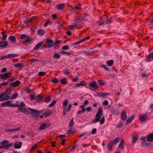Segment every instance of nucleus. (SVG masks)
I'll use <instances>...</instances> for the list:
<instances>
[{
	"label": "nucleus",
	"instance_id": "50",
	"mask_svg": "<svg viewBox=\"0 0 153 153\" xmlns=\"http://www.w3.org/2000/svg\"><path fill=\"white\" fill-rule=\"evenodd\" d=\"M97 51H93L90 53H87V54L89 56H92L95 54L97 52Z\"/></svg>",
	"mask_w": 153,
	"mask_h": 153
},
{
	"label": "nucleus",
	"instance_id": "43",
	"mask_svg": "<svg viewBox=\"0 0 153 153\" xmlns=\"http://www.w3.org/2000/svg\"><path fill=\"white\" fill-rule=\"evenodd\" d=\"M123 123L122 122L120 121L117 125L116 127L117 128H119L122 127Z\"/></svg>",
	"mask_w": 153,
	"mask_h": 153
},
{
	"label": "nucleus",
	"instance_id": "42",
	"mask_svg": "<svg viewBox=\"0 0 153 153\" xmlns=\"http://www.w3.org/2000/svg\"><path fill=\"white\" fill-rule=\"evenodd\" d=\"M74 125V118H73L71 119V120L70 121L68 125L69 127H72Z\"/></svg>",
	"mask_w": 153,
	"mask_h": 153
},
{
	"label": "nucleus",
	"instance_id": "29",
	"mask_svg": "<svg viewBox=\"0 0 153 153\" xmlns=\"http://www.w3.org/2000/svg\"><path fill=\"white\" fill-rule=\"evenodd\" d=\"M147 140L149 142L153 141V134H150L147 138Z\"/></svg>",
	"mask_w": 153,
	"mask_h": 153
},
{
	"label": "nucleus",
	"instance_id": "54",
	"mask_svg": "<svg viewBox=\"0 0 153 153\" xmlns=\"http://www.w3.org/2000/svg\"><path fill=\"white\" fill-rule=\"evenodd\" d=\"M52 82L54 83H57L59 82V80L56 78H54L51 81Z\"/></svg>",
	"mask_w": 153,
	"mask_h": 153
},
{
	"label": "nucleus",
	"instance_id": "58",
	"mask_svg": "<svg viewBox=\"0 0 153 153\" xmlns=\"http://www.w3.org/2000/svg\"><path fill=\"white\" fill-rule=\"evenodd\" d=\"M63 108L64 110L63 112V114L64 116H65L68 111V110H67L66 108Z\"/></svg>",
	"mask_w": 153,
	"mask_h": 153
},
{
	"label": "nucleus",
	"instance_id": "63",
	"mask_svg": "<svg viewBox=\"0 0 153 153\" xmlns=\"http://www.w3.org/2000/svg\"><path fill=\"white\" fill-rule=\"evenodd\" d=\"M102 104L103 105H107L108 104V101L105 100L103 102Z\"/></svg>",
	"mask_w": 153,
	"mask_h": 153
},
{
	"label": "nucleus",
	"instance_id": "17",
	"mask_svg": "<svg viewBox=\"0 0 153 153\" xmlns=\"http://www.w3.org/2000/svg\"><path fill=\"white\" fill-rule=\"evenodd\" d=\"M12 102L10 101H7V106L9 107H16L18 106L17 105L12 103Z\"/></svg>",
	"mask_w": 153,
	"mask_h": 153
},
{
	"label": "nucleus",
	"instance_id": "30",
	"mask_svg": "<svg viewBox=\"0 0 153 153\" xmlns=\"http://www.w3.org/2000/svg\"><path fill=\"white\" fill-rule=\"evenodd\" d=\"M134 118V115L131 116L129 117L126 121V125H127L129 124L131 122Z\"/></svg>",
	"mask_w": 153,
	"mask_h": 153
},
{
	"label": "nucleus",
	"instance_id": "64",
	"mask_svg": "<svg viewBox=\"0 0 153 153\" xmlns=\"http://www.w3.org/2000/svg\"><path fill=\"white\" fill-rule=\"evenodd\" d=\"M26 37V35L25 34H22L21 35L20 38L21 39H23L25 38Z\"/></svg>",
	"mask_w": 153,
	"mask_h": 153
},
{
	"label": "nucleus",
	"instance_id": "39",
	"mask_svg": "<svg viewBox=\"0 0 153 153\" xmlns=\"http://www.w3.org/2000/svg\"><path fill=\"white\" fill-rule=\"evenodd\" d=\"M16 105H18V106L16 107L18 108V107L22 108V107H25V104L24 102H22L20 105L16 104Z\"/></svg>",
	"mask_w": 153,
	"mask_h": 153
},
{
	"label": "nucleus",
	"instance_id": "25",
	"mask_svg": "<svg viewBox=\"0 0 153 153\" xmlns=\"http://www.w3.org/2000/svg\"><path fill=\"white\" fill-rule=\"evenodd\" d=\"M48 127V126L45 123H44L41 125L39 130H41L42 129H45Z\"/></svg>",
	"mask_w": 153,
	"mask_h": 153
},
{
	"label": "nucleus",
	"instance_id": "14",
	"mask_svg": "<svg viewBox=\"0 0 153 153\" xmlns=\"http://www.w3.org/2000/svg\"><path fill=\"white\" fill-rule=\"evenodd\" d=\"M18 109L21 111L23 112L25 114L29 115L30 113L27 109L25 108L18 107Z\"/></svg>",
	"mask_w": 153,
	"mask_h": 153
},
{
	"label": "nucleus",
	"instance_id": "38",
	"mask_svg": "<svg viewBox=\"0 0 153 153\" xmlns=\"http://www.w3.org/2000/svg\"><path fill=\"white\" fill-rule=\"evenodd\" d=\"M70 70L67 69H65L63 71V72L65 75H68L70 73Z\"/></svg>",
	"mask_w": 153,
	"mask_h": 153
},
{
	"label": "nucleus",
	"instance_id": "8",
	"mask_svg": "<svg viewBox=\"0 0 153 153\" xmlns=\"http://www.w3.org/2000/svg\"><path fill=\"white\" fill-rule=\"evenodd\" d=\"M44 97L40 94L36 96L35 98L37 102H40L42 100L44 101Z\"/></svg>",
	"mask_w": 153,
	"mask_h": 153
},
{
	"label": "nucleus",
	"instance_id": "3",
	"mask_svg": "<svg viewBox=\"0 0 153 153\" xmlns=\"http://www.w3.org/2000/svg\"><path fill=\"white\" fill-rule=\"evenodd\" d=\"M10 92L8 91L3 92L0 94V101L7 100L10 99Z\"/></svg>",
	"mask_w": 153,
	"mask_h": 153
},
{
	"label": "nucleus",
	"instance_id": "27",
	"mask_svg": "<svg viewBox=\"0 0 153 153\" xmlns=\"http://www.w3.org/2000/svg\"><path fill=\"white\" fill-rule=\"evenodd\" d=\"M43 43V41H41L36 46L34 47V49L35 50H37L42 45Z\"/></svg>",
	"mask_w": 153,
	"mask_h": 153
},
{
	"label": "nucleus",
	"instance_id": "32",
	"mask_svg": "<svg viewBox=\"0 0 153 153\" xmlns=\"http://www.w3.org/2000/svg\"><path fill=\"white\" fill-rule=\"evenodd\" d=\"M124 141L123 139H121V141L118 145V147L119 148L122 149L124 148L123 144Z\"/></svg>",
	"mask_w": 153,
	"mask_h": 153
},
{
	"label": "nucleus",
	"instance_id": "55",
	"mask_svg": "<svg viewBox=\"0 0 153 153\" xmlns=\"http://www.w3.org/2000/svg\"><path fill=\"white\" fill-rule=\"evenodd\" d=\"M31 41V39L29 37H26L25 39V42L26 43L30 42Z\"/></svg>",
	"mask_w": 153,
	"mask_h": 153
},
{
	"label": "nucleus",
	"instance_id": "36",
	"mask_svg": "<svg viewBox=\"0 0 153 153\" xmlns=\"http://www.w3.org/2000/svg\"><path fill=\"white\" fill-rule=\"evenodd\" d=\"M82 8L81 5L79 4H78L77 5H75L74 7L73 8V10L76 9L79 10Z\"/></svg>",
	"mask_w": 153,
	"mask_h": 153
},
{
	"label": "nucleus",
	"instance_id": "1",
	"mask_svg": "<svg viewBox=\"0 0 153 153\" xmlns=\"http://www.w3.org/2000/svg\"><path fill=\"white\" fill-rule=\"evenodd\" d=\"M102 108L101 107H99L98 108V111L97 112L96 115V117L97 118L96 119V122H100V124L101 125H102L105 121V118L104 116H102L101 119L100 120V119L102 115Z\"/></svg>",
	"mask_w": 153,
	"mask_h": 153
},
{
	"label": "nucleus",
	"instance_id": "37",
	"mask_svg": "<svg viewBox=\"0 0 153 153\" xmlns=\"http://www.w3.org/2000/svg\"><path fill=\"white\" fill-rule=\"evenodd\" d=\"M103 19L101 18L100 20L97 23V24L99 26H100L103 25Z\"/></svg>",
	"mask_w": 153,
	"mask_h": 153
},
{
	"label": "nucleus",
	"instance_id": "57",
	"mask_svg": "<svg viewBox=\"0 0 153 153\" xmlns=\"http://www.w3.org/2000/svg\"><path fill=\"white\" fill-rule=\"evenodd\" d=\"M69 47L68 45L63 46L62 48L63 50H67L69 49Z\"/></svg>",
	"mask_w": 153,
	"mask_h": 153
},
{
	"label": "nucleus",
	"instance_id": "62",
	"mask_svg": "<svg viewBox=\"0 0 153 153\" xmlns=\"http://www.w3.org/2000/svg\"><path fill=\"white\" fill-rule=\"evenodd\" d=\"M97 132V129L96 128H94L92 129L91 131V134H94Z\"/></svg>",
	"mask_w": 153,
	"mask_h": 153
},
{
	"label": "nucleus",
	"instance_id": "10",
	"mask_svg": "<svg viewBox=\"0 0 153 153\" xmlns=\"http://www.w3.org/2000/svg\"><path fill=\"white\" fill-rule=\"evenodd\" d=\"M153 60V51L150 53L147 56L146 61L150 62Z\"/></svg>",
	"mask_w": 153,
	"mask_h": 153
},
{
	"label": "nucleus",
	"instance_id": "61",
	"mask_svg": "<svg viewBox=\"0 0 153 153\" xmlns=\"http://www.w3.org/2000/svg\"><path fill=\"white\" fill-rule=\"evenodd\" d=\"M75 132V131L73 130H69L68 131V134H73Z\"/></svg>",
	"mask_w": 153,
	"mask_h": 153
},
{
	"label": "nucleus",
	"instance_id": "12",
	"mask_svg": "<svg viewBox=\"0 0 153 153\" xmlns=\"http://www.w3.org/2000/svg\"><path fill=\"white\" fill-rule=\"evenodd\" d=\"M139 135L137 133H135L132 137V142L134 144L135 143L138 139Z\"/></svg>",
	"mask_w": 153,
	"mask_h": 153
},
{
	"label": "nucleus",
	"instance_id": "9",
	"mask_svg": "<svg viewBox=\"0 0 153 153\" xmlns=\"http://www.w3.org/2000/svg\"><path fill=\"white\" fill-rule=\"evenodd\" d=\"M11 74L10 72H7L3 74H0V76L1 77V79H3L4 80L6 79Z\"/></svg>",
	"mask_w": 153,
	"mask_h": 153
},
{
	"label": "nucleus",
	"instance_id": "40",
	"mask_svg": "<svg viewBox=\"0 0 153 153\" xmlns=\"http://www.w3.org/2000/svg\"><path fill=\"white\" fill-rule=\"evenodd\" d=\"M78 25L76 23H74L73 25H71L69 26L68 27L71 29H72L74 28H75Z\"/></svg>",
	"mask_w": 153,
	"mask_h": 153
},
{
	"label": "nucleus",
	"instance_id": "34",
	"mask_svg": "<svg viewBox=\"0 0 153 153\" xmlns=\"http://www.w3.org/2000/svg\"><path fill=\"white\" fill-rule=\"evenodd\" d=\"M45 31L44 30L39 29L37 33L39 35L42 36L45 34Z\"/></svg>",
	"mask_w": 153,
	"mask_h": 153
},
{
	"label": "nucleus",
	"instance_id": "7",
	"mask_svg": "<svg viewBox=\"0 0 153 153\" xmlns=\"http://www.w3.org/2000/svg\"><path fill=\"white\" fill-rule=\"evenodd\" d=\"M20 83V82L19 81L17 80L14 82L10 83L9 84V86L10 88H12L13 87H17Z\"/></svg>",
	"mask_w": 153,
	"mask_h": 153
},
{
	"label": "nucleus",
	"instance_id": "4",
	"mask_svg": "<svg viewBox=\"0 0 153 153\" xmlns=\"http://www.w3.org/2000/svg\"><path fill=\"white\" fill-rule=\"evenodd\" d=\"M28 108L31 111V112H30V113L32 114V117L36 119L39 118V114L40 113L41 111L30 108Z\"/></svg>",
	"mask_w": 153,
	"mask_h": 153
},
{
	"label": "nucleus",
	"instance_id": "22",
	"mask_svg": "<svg viewBox=\"0 0 153 153\" xmlns=\"http://www.w3.org/2000/svg\"><path fill=\"white\" fill-rule=\"evenodd\" d=\"M14 66L16 68H19L22 69V67H24L25 65L22 63L20 62L15 64Z\"/></svg>",
	"mask_w": 153,
	"mask_h": 153
},
{
	"label": "nucleus",
	"instance_id": "52",
	"mask_svg": "<svg viewBox=\"0 0 153 153\" xmlns=\"http://www.w3.org/2000/svg\"><path fill=\"white\" fill-rule=\"evenodd\" d=\"M52 23V22L50 20H48L47 21L45 24V26L46 27L48 26V25H51Z\"/></svg>",
	"mask_w": 153,
	"mask_h": 153
},
{
	"label": "nucleus",
	"instance_id": "35",
	"mask_svg": "<svg viewBox=\"0 0 153 153\" xmlns=\"http://www.w3.org/2000/svg\"><path fill=\"white\" fill-rule=\"evenodd\" d=\"M68 99H66L64 101L63 105V108H66L68 104Z\"/></svg>",
	"mask_w": 153,
	"mask_h": 153
},
{
	"label": "nucleus",
	"instance_id": "16",
	"mask_svg": "<svg viewBox=\"0 0 153 153\" xmlns=\"http://www.w3.org/2000/svg\"><path fill=\"white\" fill-rule=\"evenodd\" d=\"M89 86L94 89L97 88H98L97 83L95 81H93L92 83H90Z\"/></svg>",
	"mask_w": 153,
	"mask_h": 153
},
{
	"label": "nucleus",
	"instance_id": "20",
	"mask_svg": "<svg viewBox=\"0 0 153 153\" xmlns=\"http://www.w3.org/2000/svg\"><path fill=\"white\" fill-rule=\"evenodd\" d=\"M86 84V82L84 80H83L80 82L79 83L75 84V86L77 87H79L82 86H84Z\"/></svg>",
	"mask_w": 153,
	"mask_h": 153
},
{
	"label": "nucleus",
	"instance_id": "46",
	"mask_svg": "<svg viewBox=\"0 0 153 153\" xmlns=\"http://www.w3.org/2000/svg\"><path fill=\"white\" fill-rule=\"evenodd\" d=\"M98 82L100 85H104L105 84V83L103 80L101 79L99 80L98 81Z\"/></svg>",
	"mask_w": 153,
	"mask_h": 153
},
{
	"label": "nucleus",
	"instance_id": "11",
	"mask_svg": "<svg viewBox=\"0 0 153 153\" xmlns=\"http://www.w3.org/2000/svg\"><path fill=\"white\" fill-rule=\"evenodd\" d=\"M147 113H146L143 115H141L139 117V119L141 122H145L147 120Z\"/></svg>",
	"mask_w": 153,
	"mask_h": 153
},
{
	"label": "nucleus",
	"instance_id": "28",
	"mask_svg": "<svg viewBox=\"0 0 153 153\" xmlns=\"http://www.w3.org/2000/svg\"><path fill=\"white\" fill-rule=\"evenodd\" d=\"M52 113L51 111L49 110H47L43 114V115L45 117H48Z\"/></svg>",
	"mask_w": 153,
	"mask_h": 153
},
{
	"label": "nucleus",
	"instance_id": "26",
	"mask_svg": "<svg viewBox=\"0 0 153 153\" xmlns=\"http://www.w3.org/2000/svg\"><path fill=\"white\" fill-rule=\"evenodd\" d=\"M106 64L109 67L112 66L114 63V61L113 59L110 60L106 62Z\"/></svg>",
	"mask_w": 153,
	"mask_h": 153
},
{
	"label": "nucleus",
	"instance_id": "31",
	"mask_svg": "<svg viewBox=\"0 0 153 153\" xmlns=\"http://www.w3.org/2000/svg\"><path fill=\"white\" fill-rule=\"evenodd\" d=\"M9 39L12 42L14 43L15 42V41L16 40V37L12 35L9 36Z\"/></svg>",
	"mask_w": 153,
	"mask_h": 153
},
{
	"label": "nucleus",
	"instance_id": "51",
	"mask_svg": "<svg viewBox=\"0 0 153 153\" xmlns=\"http://www.w3.org/2000/svg\"><path fill=\"white\" fill-rule=\"evenodd\" d=\"M56 102V101L55 100H53L52 102L49 105V106L50 107H53L55 104Z\"/></svg>",
	"mask_w": 153,
	"mask_h": 153
},
{
	"label": "nucleus",
	"instance_id": "2",
	"mask_svg": "<svg viewBox=\"0 0 153 153\" xmlns=\"http://www.w3.org/2000/svg\"><path fill=\"white\" fill-rule=\"evenodd\" d=\"M88 14L87 13L83 14L79 18L75 19V21L79 24H81L84 21H86L88 20L87 17Z\"/></svg>",
	"mask_w": 153,
	"mask_h": 153
},
{
	"label": "nucleus",
	"instance_id": "48",
	"mask_svg": "<svg viewBox=\"0 0 153 153\" xmlns=\"http://www.w3.org/2000/svg\"><path fill=\"white\" fill-rule=\"evenodd\" d=\"M120 140V137H117L116 139L114 140V141H113V143L115 144L118 143Z\"/></svg>",
	"mask_w": 153,
	"mask_h": 153
},
{
	"label": "nucleus",
	"instance_id": "47",
	"mask_svg": "<svg viewBox=\"0 0 153 153\" xmlns=\"http://www.w3.org/2000/svg\"><path fill=\"white\" fill-rule=\"evenodd\" d=\"M60 57V56L58 53H55L53 55V57L56 59H59Z\"/></svg>",
	"mask_w": 153,
	"mask_h": 153
},
{
	"label": "nucleus",
	"instance_id": "15",
	"mask_svg": "<svg viewBox=\"0 0 153 153\" xmlns=\"http://www.w3.org/2000/svg\"><path fill=\"white\" fill-rule=\"evenodd\" d=\"M9 45V42L7 41H3L0 42V47H5Z\"/></svg>",
	"mask_w": 153,
	"mask_h": 153
},
{
	"label": "nucleus",
	"instance_id": "53",
	"mask_svg": "<svg viewBox=\"0 0 153 153\" xmlns=\"http://www.w3.org/2000/svg\"><path fill=\"white\" fill-rule=\"evenodd\" d=\"M44 101H45L46 102H48L51 101V99L50 97H45L44 99Z\"/></svg>",
	"mask_w": 153,
	"mask_h": 153
},
{
	"label": "nucleus",
	"instance_id": "59",
	"mask_svg": "<svg viewBox=\"0 0 153 153\" xmlns=\"http://www.w3.org/2000/svg\"><path fill=\"white\" fill-rule=\"evenodd\" d=\"M45 74V72H40L39 73L38 75L40 76H42Z\"/></svg>",
	"mask_w": 153,
	"mask_h": 153
},
{
	"label": "nucleus",
	"instance_id": "24",
	"mask_svg": "<svg viewBox=\"0 0 153 153\" xmlns=\"http://www.w3.org/2000/svg\"><path fill=\"white\" fill-rule=\"evenodd\" d=\"M113 141L111 140L110 141L109 143H108L107 146L108 149L109 151H111L112 150V147L113 146Z\"/></svg>",
	"mask_w": 153,
	"mask_h": 153
},
{
	"label": "nucleus",
	"instance_id": "60",
	"mask_svg": "<svg viewBox=\"0 0 153 153\" xmlns=\"http://www.w3.org/2000/svg\"><path fill=\"white\" fill-rule=\"evenodd\" d=\"M56 142L55 141H53L51 142V146L52 147H55L56 146Z\"/></svg>",
	"mask_w": 153,
	"mask_h": 153
},
{
	"label": "nucleus",
	"instance_id": "23",
	"mask_svg": "<svg viewBox=\"0 0 153 153\" xmlns=\"http://www.w3.org/2000/svg\"><path fill=\"white\" fill-rule=\"evenodd\" d=\"M98 96L100 97H104L107 96L108 95H109V93H107L105 92L104 93H98L97 94Z\"/></svg>",
	"mask_w": 153,
	"mask_h": 153
},
{
	"label": "nucleus",
	"instance_id": "13",
	"mask_svg": "<svg viewBox=\"0 0 153 153\" xmlns=\"http://www.w3.org/2000/svg\"><path fill=\"white\" fill-rule=\"evenodd\" d=\"M13 143H10L7 144H2L1 146V148L2 149H9L13 145Z\"/></svg>",
	"mask_w": 153,
	"mask_h": 153
},
{
	"label": "nucleus",
	"instance_id": "45",
	"mask_svg": "<svg viewBox=\"0 0 153 153\" xmlns=\"http://www.w3.org/2000/svg\"><path fill=\"white\" fill-rule=\"evenodd\" d=\"M18 94L17 93H15V94H14L13 95V96L11 97V98H10V100H12L13 99H15L16 98L18 97Z\"/></svg>",
	"mask_w": 153,
	"mask_h": 153
},
{
	"label": "nucleus",
	"instance_id": "21",
	"mask_svg": "<svg viewBox=\"0 0 153 153\" xmlns=\"http://www.w3.org/2000/svg\"><path fill=\"white\" fill-rule=\"evenodd\" d=\"M121 118L122 120H125L127 118L126 113L125 111H123L121 114Z\"/></svg>",
	"mask_w": 153,
	"mask_h": 153
},
{
	"label": "nucleus",
	"instance_id": "56",
	"mask_svg": "<svg viewBox=\"0 0 153 153\" xmlns=\"http://www.w3.org/2000/svg\"><path fill=\"white\" fill-rule=\"evenodd\" d=\"M8 143L9 142L8 140H5L1 142V145L2 144H5V143Z\"/></svg>",
	"mask_w": 153,
	"mask_h": 153
},
{
	"label": "nucleus",
	"instance_id": "5",
	"mask_svg": "<svg viewBox=\"0 0 153 153\" xmlns=\"http://www.w3.org/2000/svg\"><path fill=\"white\" fill-rule=\"evenodd\" d=\"M17 55L16 54H10L7 55H5L0 57V61L6 59H11L16 57Z\"/></svg>",
	"mask_w": 153,
	"mask_h": 153
},
{
	"label": "nucleus",
	"instance_id": "44",
	"mask_svg": "<svg viewBox=\"0 0 153 153\" xmlns=\"http://www.w3.org/2000/svg\"><path fill=\"white\" fill-rule=\"evenodd\" d=\"M2 33H3L2 35V39L3 41H5L7 37V36L6 34L4 33V32H1Z\"/></svg>",
	"mask_w": 153,
	"mask_h": 153
},
{
	"label": "nucleus",
	"instance_id": "33",
	"mask_svg": "<svg viewBox=\"0 0 153 153\" xmlns=\"http://www.w3.org/2000/svg\"><path fill=\"white\" fill-rule=\"evenodd\" d=\"M22 143L21 142H20L19 144L15 143L14 144V147L16 149H20L21 147Z\"/></svg>",
	"mask_w": 153,
	"mask_h": 153
},
{
	"label": "nucleus",
	"instance_id": "18",
	"mask_svg": "<svg viewBox=\"0 0 153 153\" xmlns=\"http://www.w3.org/2000/svg\"><path fill=\"white\" fill-rule=\"evenodd\" d=\"M110 111L114 115H117L119 113L118 109L113 107L111 109Z\"/></svg>",
	"mask_w": 153,
	"mask_h": 153
},
{
	"label": "nucleus",
	"instance_id": "6",
	"mask_svg": "<svg viewBox=\"0 0 153 153\" xmlns=\"http://www.w3.org/2000/svg\"><path fill=\"white\" fill-rule=\"evenodd\" d=\"M46 43L47 44L45 47L48 48H51L54 46V41L51 39H47L46 40Z\"/></svg>",
	"mask_w": 153,
	"mask_h": 153
},
{
	"label": "nucleus",
	"instance_id": "41",
	"mask_svg": "<svg viewBox=\"0 0 153 153\" xmlns=\"http://www.w3.org/2000/svg\"><path fill=\"white\" fill-rule=\"evenodd\" d=\"M67 79L66 78H63L62 79L60 80V82L62 84H66L67 82L66 81Z\"/></svg>",
	"mask_w": 153,
	"mask_h": 153
},
{
	"label": "nucleus",
	"instance_id": "49",
	"mask_svg": "<svg viewBox=\"0 0 153 153\" xmlns=\"http://www.w3.org/2000/svg\"><path fill=\"white\" fill-rule=\"evenodd\" d=\"M101 66L102 67L104 68L107 71H109V69L107 67V66L105 65L101 64Z\"/></svg>",
	"mask_w": 153,
	"mask_h": 153
},
{
	"label": "nucleus",
	"instance_id": "19",
	"mask_svg": "<svg viewBox=\"0 0 153 153\" xmlns=\"http://www.w3.org/2000/svg\"><path fill=\"white\" fill-rule=\"evenodd\" d=\"M65 4L64 3H60L56 6L57 9L59 10L63 9L65 7Z\"/></svg>",
	"mask_w": 153,
	"mask_h": 153
}]
</instances>
